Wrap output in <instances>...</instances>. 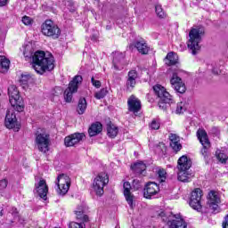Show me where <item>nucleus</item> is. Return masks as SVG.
Here are the masks:
<instances>
[{
  "label": "nucleus",
  "instance_id": "nucleus-1",
  "mask_svg": "<svg viewBox=\"0 0 228 228\" xmlns=\"http://www.w3.org/2000/svg\"><path fill=\"white\" fill-rule=\"evenodd\" d=\"M32 67L37 74H45L54 69V57L53 53L37 51L32 56Z\"/></svg>",
  "mask_w": 228,
  "mask_h": 228
},
{
  "label": "nucleus",
  "instance_id": "nucleus-2",
  "mask_svg": "<svg viewBox=\"0 0 228 228\" xmlns=\"http://www.w3.org/2000/svg\"><path fill=\"white\" fill-rule=\"evenodd\" d=\"M206 30L204 27L197 26L191 28L189 32V40L187 42V47L191 51L192 54H197L200 51V42L202 37H204Z\"/></svg>",
  "mask_w": 228,
  "mask_h": 228
},
{
  "label": "nucleus",
  "instance_id": "nucleus-3",
  "mask_svg": "<svg viewBox=\"0 0 228 228\" xmlns=\"http://www.w3.org/2000/svg\"><path fill=\"white\" fill-rule=\"evenodd\" d=\"M35 147L39 151V152H43V154H46L49 152L51 147V135L45 131L44 128H38L35 133Z\"/></svg>",
  "mask_w": 228,
  "mask_h": 228
},
{
  "label": "nucleus",
  "instance_id": "nucleus-4",
  "mask_svg": "<svg viewBox=\"0 0 228 228\" xmlns=\"http://www.w3.org/2000/svg\"><path fill=\"white\" fill-rule=\"evenodd\" d=\"M9 101L12 108L19 113L24 111V100L20 97L19 89L15 86H11L8 88Z\"/></svg>",
  "mask_w": 228,
  "mask_h": 228
},
{
  "label": "nucleus",
  "instance_id": "nucleus-5",
  "mask_svg": "<svg viewBox=\"0 0 228 228\" xmlns=\"http://www.w3.org/2000/svg\"><path fill=\"white\" fill-rule=\"evenodd\" d=\"M153 92L155 93V95L159 97V108H162V110H167V104H172V102H174V98L163 86H154Z\"/></svg>",
  "mask_w": 228,
  "mask_h": 228
},
{
  "label": "nucleus",
  "instance_id": "nucleus-6",
  "mask_svg": "<svg viewBox=\"0 0 228 228\" xmlns=\"http://www.w3.org/2000/svg\"><path fill=\"white\" fill-rule=\"evenodd\" d=\"M108 183H110V177L108 176V174H98L93 182V191H94L95 195L98 197L104 195V186H106Z\"/></svg>",
  "mask_w": 228,
  "mask_h": 228
},
{
  "label": "nucleus",
  "instance_id": "nucleus-7",
  "mask_svg": "<svg viewBox=\"0 0 228 228\" xmlns=\"http://www.w3.org/2000/svg\"><path fill=\"white\" fill-rule=\"evenodd\" d=\"M83 83V77L77 75L69 82L68 88L64 91V99L66 102H70L72 101V95L77 92L79 85Z\"/></svg>",
  "mask_w": 228,
  "mask_h": 228
},
{
  "label": "nucleus",
  "instance_id": "nucleus-8",
  "mask_svg": "<svg viewBox=\"0 0 228 228\" xmlns=\"http://www.w3.org/2000/svg\"><path fill=\"white\" fill-rule=\"evenodd\" d=\"M41 31L45 37H52L53 38H59L61 35L60 28L57 27L51 20H46L41 26Z\"/></svg>",
  "mask_w": 228,
  "mask_h": 228
},
{
  "label": "nucleus",
  "instance_id": "nucleus-9",
  "mask_svg": "<svg viewBox=\"0 0 228 228\" xmlns=\"http://www.w3.org/2000/svg\"><path fill=\"white\" fill-rule=\"evenodd\" d=\"M14 110L13 107L7 110L4 125L7 129H13V131L18 132L20 129V124L17 120V115H15Z\"/></svg>",
  "mask_w": 228,
  "mask_h": 228
},
{
  "label": "nucleus",
  "instance_id": "nucleus-10",
  "mask_svg": "<svg viewBox=\"0 0 228 228\" xmlns=\"http://www.w3.org/2000/svg\"><path fill=\"white\" fill-rule=\"evenodd\" d=\"M55 184L58 187L59 195H67L70 189V177L65 174L59 175L55 181Z\"/></svg>",
  "mask_w": 228,
  "mask_h": 228
},
{
  "label": "nucleus",
  "instance_id": "nucleus-11",
  "mask_svg": "<svg viewBox=\"0 0 228 228\" xmlns=\"http://www.w3.org/2000/svg\"><path fill=\"white\" fill-rule=\"evenodd\" d=\"M181 70H175L172 73L170 83L172 88L178 94H184L186 92V85L183 82V79L179 77Z\"/></svg>",
  "mask_w": 228,
  "mask_h": 228
},
{
  "label": "nucleus",
  "instance_id": "nucleus-12",
  "mask_svg": "<svg viewBox=\"0 0 228 228\" xmlns=\"http://www.w3.org/2000/svg\"><path fill=\"white\" fill-rule=\"evenodd\" d=\"M221 202L220 194L217 191H210L208 197V205L214 213L220 212V207L218 205Z\"/></svg>",
  "mask_w": 228,
  "mask_h": 228
},
{
  "label": "nucleus",
  "instance_id": "nucleus-13",
  "mask_svg": "<svg viewBox=\"0 0 228 228\" xmlns=\"http://www.w3.org/2000/svg\"><path fill=\"white\" fill-rule=\"evenodd\" d=\"M202 190L197 188L194 191H192L191 194V200H190V206L192 208V209H196V211H200L202 209Z\"/></svg>",
  "mask_w": 228,
  "mask_h": 228
},
{
  "label": "nucleus",
  "instance_id": "nucleus-14",
  "mask_svg": "<svg viewBox=\"0 0 228 228\" xmlns=\"http://www.w3.org/2000/svg\"><path fill=\"white\" fill-rule=\"evenodd\" d=\"M197 137L203 147L201 149L202 156H208V151H209V148L211 147V143L209 142V139L208 138V133H206V130L199 129L197 131Z\"/></svg>",
  "mask_w": 228,
  "mask_h": 228
},
{
  "label": "nucleus",
  "instance_id": "nucleus-15",
  "mask_svg": "<svg viewBox=\"0 0 228 228\" xmlns=\"http://www.w3.org/2000/svg\"><path fill=\"white\" fill-rule=\"evenodd\" d=\"M83 140H85V134L75 133L65 137L64 144L66 147H74V145H77V143L83 142Z\"/></svg>",
  "mask_w": 228,
  "mask_h": 228
},
{
  "label": "nucleus",
  "instance_id": "nucleus-16",
  "mask_svg": "<svg viewBox=\"0 0 228 228\" xmlns=\"http://www.w3.org/2000/svg\"><path fill=\"white\" fill-rule=\"evenodd\" d=\"M159 193V185L154 182H150L145 185L144 188V197L145 199H152L154 195Z\"/></svg>",
  "mask_w": 228,
  "mask_h": 228
},
{
  "label": "nucleus",
  "instance_id": "nucleus-17",
  "mask_svg": "<svg viewBox=\"0 0 228 228\" xmlns=\"http://www.w3.org/2000/svg\"><path fill=\"white\" fill-rule=\"evenodd\" d=\"M36 191L37 195L43 199V200H47V193H49V187L45 183V180L42 179L37 183H36Z\"/></svg>",
  "mask_w": 228,
  "mask_h": 228
},
{
  "label": "nucleus",
  "instance_id": "nucleus-18",
  "mask_svg": "<svg viewBox=\"0 0 228 228\" xmlns=\"http://www.w3.org/2000/svg\"><path fill=\"white\" fill-rule=\"evenodd\" d=\"M128 110L136 115L138 111L142 110V102L138 100L134 95H132L128 98L127 101Z\"/></svg>",
  "mask_w": 228,
  "mask_h": 228
},
{
  "label": "nucleus",
  "instance_id": "nucleus-19",
  "mask_svg": "<svg viewBox=\"0 0 228 228\" xmlns=\"http://www.w3.org/2000/svg\"><path fill=\"white\" fill-rule=\"evenodd\" d=\"M167 224L170 228H186L188 227V224L186 221L183 220V216H175L174 219L171 221H167Z\"/></svg>",
  "mask_w": 228,
  "mask_h": 228
},
{
  "label": "nucleus",
  "instance_id": "nucleus-20",
  "mask_svg": "<svg viewBox=\"0 0 228 228\" xmlns=\"http://www.w3.org/2000/svg\"><path fill=\"white\" fill-rule=\"evenodd\" d=\"M123 188L126 200L130 208H133V200H134V195L131 193V183L129 182H125L123 184Z\"/></svg>",
  "mask_w": 228,
  "mask_h": 228
},
{
  "label": "nucleus",
  "instance_id": "nucleus-21",
  "mask_svg": "<svg viewBox=\"0 0 228 228\" xmlns=\"http://www.w3.org/2000/svg\"><path fill=\"white\" fill-rule=\"evenodd\" d=\"M133 45L135 47V49H137L140 54H149V51L151 50L147 45V42H145L143 39L135 41Z\"/></svg>",
  "mask_w": 228,
  "mask_h": 228
},
{
  "label": "nucleus",
  "instance_id": "nucleus-22",
  "mask_svg": "<svg viewBox=\"0 0 228 228\" xmlns=\"http://www.w3.org/2000/svg\"><path fill=\"white\" fill-rule=\"evenodd\" d=\"M126 58V53L117 52L114 55L113 65L116 70H120L124 67V59Z\"/></svg>",
  "mask_w": 228,
  "mask_h": 228
},
{
  "label": "nucleus",
  "instance_id": "nucleus-23",
  "mask_svg": "<svg viewBox=\"0 0 228 228\" xmlns=\"http://www.w3.org/2000/svg\"><path fill=\"white\" fill-rule=\"evenodd\" d=\"M178 170H190L191 168V159H188L186 155H183L178 159Z\"/></svg>",
  "mask_w": 228,
  "mask_h": 228
},
{
  "label": "nucleus",
  "instance_id": "nucleus-24",
  "mask_svg": "<svg viewBox=\"0 0 228 228\" xmlns=\"http://www.w3.org/2000/svg\"><path fill=\"white\" fill-rule=\"evenodd\" d=\"M170 140V147L175 151V152H179L181 149H183V145H181V142H179V136H177L175 134H171L169 136Z\"/></svg>",
  "mask_w": 228,
  "mask_h": 228
},
{
  "label": "nucleus",
  "instance_id": "nucleus-25",
  "mask_svg": "<svg viewBox=\"0 0 228 228\" xmlns=\"http://www.w3.org/2000/svg\"><path fill=\"white\" fill-rule=\"evenodd\" d=\"M138 78V73L133 69L128 72V78L126 81L127 88H134L136 86V79Z\"/></svg>",
  "mask_w": 228,
  "mask_h": 228
},
{
  "label": "nucleus",
  "instance_id": "nucleus-26",
  "mask_svg": "<svg viewBox=\"0 0 228 228\" xmlns=\"http://www.w3.org/2000/svg\"><path fill=\"white\" fill-rule=\"evenodd\" d=\"M193 175V173H190L188 170H180L178 173V181H181L182 183H190Z\"/></svg>",
  "mask_w": 228,
  "mask_h": 228
},
{
  "label": "nucleus",
  "instance_id": "nucleus-27",
  "mask_svg": "<svg viewBox=\"0 0 228 228\" xmlns=\"http://www.w3.org/2000/svg\"><path fill=\"white\" fill-rule=\"evenodd\" d=\"M75 215L77 216V220H82L83 224H85V222H88V216L85 215V206H78L75 210Z\"/></svg>",
  "mask_w": 228,
  "mask_h": 228
},
{
  "label": "nucleus",
  "instance_id": "nucleus-28",
  "mask_svg": "<svg viewBox=\"0 0 228 228\" xmlns=\"http://www.w3.org/2000/svg\"><path fill=\"white\" fill-rule=\"evenodd\" d=\"M102 131V125L99 122L93 124L88 129L89 136H97Z\"/></svg>",
  "mask_w": 228,
  "mask_h": 228
},
{
  "label": "nucleus",
  "instance_id": "nucleus-29",
  "mask_svg": "<svg viewBox=\"0 0 228 228\" xmlns=\"http://www.w3.org/2000/svg\"><path fill=\"white\" fill-rule=\"evenodd\" d=\"M147 168V166L143 162H136L132 166V169L135 174H143Z\"/></svg>",
  "mask_w": 228,
  "mask_h": 228
},
{
  "label": "nucleus",
  "instance_id": "nucleus-30",
  "mask_svg": "<svg viewBox=\"0 0 228 228\" xmlns=\"http://www.w3.org/2000/svg\"><path fill=\"white\" fill-rule=\"evenodd\" d=\"M107 134L110 138H116L117 134H118V127L115 125H108Z\"/></svg>",
  "mask_w": 228,
  "mask_h": 228
},
{
  "label": "nucleus",
  "instance_id": "nucleus-31",
  "mask_svg": "<svg viewBox=\"0 0 228 228\" xmlns=\"http://www.w3.org/2000/svg\"><path fill=\"white\" fill-rule=\"evenodd\" d=\"M10 69V60L4 56H0V72H6Z\"/></svg>",
  "mask_w": 228,
  "mask_h": 228
},
{
  "label": "nucleus",
  "instance_id": "nucleus-32",
  "mask_svg": "<svg viewBox=\"0 0 228 228\" xmlns=\"http://www.w3.org/2000/svg\"><path fill=\"white\" fill-rule=\"evenodd\" d=\"M177 54H175V53L171 52L169 53H167V57H166V64L167 65H175V63H177Z\"/></svg>",
  "mask_w": 228,
  "mask_h": 228
},
{
  "label": "nucleus",
  "instance_id": "nucleus-33",
  "mask_svg": "<svg viewBox=\"0 0 228 228\" xmlns=\"http://www.w3.org/2000/svg\"><path fill=\"white\" fill-rule=\"evenodd\" d=\"M216 156L219 163H223V164L227 163L228 156L226 155L224 151L217 150L216 151Z\"/></svg>",
  "mask_w": 228,
  "mask_h": 228
},
{
  "label": "nucleus",
  "instance_id": "nucleus-34",
  "mask_svg": "<svg viewBox=\"0 0 228 228\" xmlns=\"http://www.w3.org/2000/svg\"><path fill=\"white\" fill-rule=\"evenodd\" d=\"M77 111L78 115H83V113L86 111V99L85 98L79 99Z\"/></svg>",
  "mask_w": 228,
  "mask_h": 228
},
{
  "label": "nucleus",
  "instance_id": "nucleus-35",
  "mask_svg": "<svg viewBox=\"0 0 228 228\" xmlns=\"http://www.w3.org/2000/svg\"><path fill=\"white\" fill-rule=\"evenodd\" d=\"M149 127L152 131H158V129H159V127H161V120H159L158 118L152 119L151 122L149 124Z\"/></svg>",
  "mask_w": 228,
  "mask_h": 228
},
{
  "label": "nucleus",
  "instance_id": "nucleus-36",
  "mask_svg": "<svg viewBox=\"0 0 228 228\" xmlns=\"http://www.w3.org/2000/svg\"><path fill=\"white\" fill-rule=\"evenodd\" d=\"M155 12L159 19H165L167 17V13H165L163 7H161L159 4L155 6Z\"/></svg>",
  "mask_w": 228,
  "mask_h": 228
},
{
  "label": "nucleus",
  "instance_id": "nucleus-37",
  "mask_svg": "<svg viewBox=\"0 0 228 228\" xmlns=\"http://www.w3.org/2000/svg\"><path fill=\"white\" fill-rule=\"evenodd\" d=\"M106 95H108V89L106 88H102L101 91L96 92L94 94L95 99H98V100L104 99Z\"/></svg>",
  "mask_w": 228,
  "mask_h": 228
},
{
  "label": "nucleus",
  "instance_id": "nucleus-38",
  "mask_svg": "<svg viewBox=\"0 0 228 228\" xmlns=\"http://www.w3.org/2000/svg\"><path fill=\"white\" fill-rule=\"evenodd\" d=\"M23 54L25 58H31V56H33V48H31V45H25Z\"/></svg>",
  "mask_w": 228,
  "mask_h": 228
},
{
  "label": "nucleus",
  "instance_id": "nucleus-39",
  "mask_svg": "<svg viewBox=\"0 0 228 228\" xmlns=\"http://www.w3.org/2000/svg\"><path fill=\"white\" fill-rule=\"evenodd\" d=\"M21 22L25 25V26H32L34 20H32L31 17L29 16H23L21 19Z\"/></svg>",
  "mask_w": 228,
  "mask_h": 228
},
{
  "label": "nucleus",
  "instance_id": "nucleus-40",
  "mask_svg": "<svg viewBox=\"0 0 228 228\" xmlns=\"http://www.w3.org/2000/svg\"><path fill=\"white\" fill-rule=\"evenodd\" d=\"M85 223L70 222L69 224V228H85Z\"/></svg>",
  "mask_w": 228,
  "mask_h": 228
},
{
  "label": "nucleus",
  "instance_id": "nucleus-41",
  "mask_svg": "<svg viewBox=\"0 0 228 228\" xmlns=\"http://www.w3.org/2000/svg\"><path fill=\"white\" fill-rule=\"evenodd\" d=\"M31 79H32L31 75L24 74V75H21L20 81L22 82L23 85H28V81H31Z\"/></svg>",
  "mask_w": 228,
  "mask_h": 228
},
{
  "label": "nucleus",
  "instance_id": "nucleus-42",
  "mask_svg": "<svg viewBox=\"0 0 228 228\" xmlns=\"http://www.w3.org/2000/svg\"><path fill=\"white\" fill-rule=\"evenodd\" d=\"M158 175L161 183H164L165 179H167V171H165V169H159Z\"/></svg>",
  "mask_w": 228,
  "mask_h": 228
},
{
  "label": "nucleus",
  "instance_id": "nucleus-43",
  "mask_svg": "<svg viewBox=\"0 0 228 228\" xmlns=\"http://www.w3.org/2000/svg\"><path fill=\"white\" fill-rule=\"evenodd\" d=\"M175 111L178 114L184 113V103L183 102L177 103Z\"/></svg>",
  "mask_w": 228,
  "mask_h": 228
},
{
  "label": "nucleus",
  "instance_id": "nucleus-44",
  "mask_svg": "<svg viewBox=\"0 0 228 228\" xmlns=\"http://www.w3.org/2000/svg\"><path fill=\"white\" fill-rule=\"evenodd\" d=\"M132 184L134 190H140L142 188V182L138 179H134Z\"/></svg>",
  "mask_w": 228,
  "mask_h": 228
},
{
  "label": "nucleus",
  "instance_id": "nucleus-45",
  "mask_svg": "<svg viewBox=\"0 0 228 228\" xmlns=\"http://www.w3.org/2000/svg\"><path fill=\"white\" fill-rule=\"evenodd\" d=\"M91 83H92L93 86H95V88H101V81L95 80V78H94V77L91 78Z\"/></svg>",
  "mask_w": 228,
  "mask_h": 228
},
{
  "label": "nucleus",
  "instance_id": "nucleus-46",
  "mask_svg": "<svg viewBox=\"0 0 228 228\" xmlns=\"http://www.w3.org/2000/svg\"><path fill=\"white\" fill-rule=\"evenodd\" d=\"M8 186V180L3 179L0 181V190H4Z\"/></svg>",
  "mask_w": 228,
  "mask_h": 228
},
{
  "label": "nucleus",
  "instance_id": "nucleus-47",
  "mask_svg": "<svg viewBox=\"0 0 228 228\" xmlns=\"http://www.w3.org/2000/svg\"><path fill=\"white\" fill-rule=\"evenodd\" d=\"M222 226L223 228H228V215L224 216Z\"/></svg>",
  "mask_w": 228,
  "mask_h": 228
},
{
  "label": "nucleus",
  "instance_id": "nucleus-48",
  "mask_svg": "<svg viewBox=\"0 0 228 228\" xmlns=\"http://www.w3.org/2000/svg\"><path fill=\"white\" fill-rule=\"evenodd\" d=\"M8 4V0H0V6H6Z\"/></svg>",
  "mask_w": 228,
  "mask_h": 228
},
{
  "label": "nucleus",
  "instance_id": "nucleus-49",
  "mask_svg": "<svg viewBox=\"0 0 228 228\" xmlns=\"http://www.w3.org/2000/svg\"><path fill=\"white\" fill-rule=\"evenodd\" d=\"M164 215H165V214H164L163 212H162V213H160V216H164Z\"/></svg>",
  "mask_w": 228,
  "mask_h": 228
},
{
  "label": "nucleus",
  "instance_id": "nucleus-50",
  "mask_svg": "<svg viewBox=\"0 0 228 228\" xmlns=\"http://www.w3.org/2000/svg\"><path fill=\"white\" fill-rule=\"evenodd\" d=\"M160 145H162V146H163V148L165 149V144H163V143H160Z\"/></svg>",
  "mask_w": 228,
  "mask_h": 228
}]
</instances>
